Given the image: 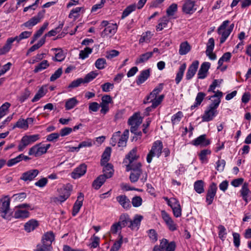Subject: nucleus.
Wrapping results in <instances>:
<instances>
[{"label":"nucleus","mask_w":251,"mask_h":251,"mask_svg":"<svg viewBox=\"0 0 251 251\" xmlns=\"http://www.w3.org/2000/svg\"><path fill=\"white\" fill-rule=\"evenodd\" d=\"M128 137V129H126L122 135H121V132L120 131L116 132L113 133L110 139V144L112 146H115L117 143L119 147H126Z\"/></svg>","instance_id":"obj_1"},{"label":"nucleus","mask_w":251,"mask_h":251,"mask_svg":"<svg viewBox=\"0 0 251 251\" xmlns=\"http://www.w3.org/2000/svg\"><path fill=\"white\" fill-rule=\"evenodd\" d=\"M54 240V235L52 231L46 232L42 237V245L37 246L36 251H51V244Z\"/></svg>","instance_id":"obj_2"},{"label":"nucleus","mask_w":251,"mask_h":251,"mask_svg":"<svg viewBox=\"0 0 251 251\" xmlns=\"http://www.w3.org/2000/svg\"><path fill=\"white\" fill-rule=\"evenodd\" d=\"M229 23V21H225L218 28V33L221 35L220 40L221 44L226 41L233 29L234 24H231L228 28H226Z\"/></svg>","instance_id":"obj_3"},{"label":"nucleus","mask_w":251,"mask_h":251,"mask_svg":"<svg viewBox=\"0 0 251 251\" xmlns=\"http://www.w3.org/2000/svg\"><path fill=\"white\" fill-rule=\"evenodd\" d=\"M163 144L160 140H157L153 143L151 150L150 151L147 156V161L148 163H150L153 157L156 156L159 157L162 151Z\"/></svg>","instance_id":"obj_4"},{"label":"nucleus","mask_w":251,"mask_h":251,"mask_svg":"<svg viewBox=\"0 0 251 251\" xmlns=\"http://www.w3.org/2000/svg\"><path fill=\"white\" fill-rule=\"evenodd\" d=\"M40 138V135L38 134L24 135L18 145V151H23L27 146L38 141Z\"/></svg>","instance_id":"obj_5"},{"label":"nucleus","mask_w":251,"mask_h":251,"mask_svg":"<svg viewBox=\"0 0 251 251\" xmlns=\"http://www.w3.org/2000/svg\"><path fill=\"white\" fill-rule=\"evenodd\" d=\"M50 147V145L48 144L46 145L41 143L36 144L30 148L28 151L29 155H33L35 157H39L46 153Z\"/></svg>","instance_id":"obj_6"},{"label":"nucleus","mask_w":251,"mask_h":251,"mask_svg":"<svg viewBox=\"0 0 251 251\" xmlns=\"http://www.w3.org/2000/svg\"><path fill=\"white\" fill-rule=\"evenodd\" d=\"M176 248V244L174 241L169 242V241L165 238L160 241V245L154 247L152 251H175Z\"/></svg>","instance_id":"obj_7"},{"label":"nucleus","mask_w":251,"mask_h":251,"mask_svg":"<svg viewBox=\"0 0 251 251\" xmlns=\"http://www.w3.org/2000/svg\"><path fill=\"white\" fill-rule=\"evenodd\" d=\"M141 166V164L138 162L135 166L126 167V170L127 171H131L129 176V179L132 183L136 182L142 174Z\"/></svg>","instance_id":"obj_8"},{"label":"nucleus","mask_w":251,"mask_h":251,"mask_svg":"<svg viewBox=\"0 0 251 251\" xmlns=\"http://www.w3.org/2000/svg\"><path fill=\"white\" fill-rule=\"evenodd\" d=\"M10 200L9 198H5L2 200L1 204L0 205V211L1 213V216L4 219H10L11 213L10 209Z\"/></svg>","instance_id":"obj_9"},{"label":"nucleus","mask_w":251,"mask_h":251,"mask_svg":"<svg viewBox=\"0 0 251 251\" xmlns=\"http://www.w3.org/2000/svg\"><path fill=\"white\" fill-rule=\"evenodd\" d=\"M45 13V10H43L39 12L36 16H34L27 22L24 23L23 24V26H24L29 29L31 28L33 26L40 23L41 20L43 19Z\"/></svg>","instance_id":"obj_10"},{"label":"nucleus","mask_w":251,"mask_h":251,"mask_svg":"<svg viewBox=\"0 0 251 251\" xmlns=\"http://www.w3.org/2000/svg\"><path fill=\"white\" fill-rule=\"evenodd\" d=\"M197 9L196 1L194 0H184L182 11L186 14H192Z\"/></svg>","instance_id":"obj_11"},{"label":"nucleus","mask_w":251,"mask_h":251,"mask_svg":"<svg viewBox=\"0 0 251 251\" xmlns=\"http://www.w3.org/2000/svg\"><path fill=\"white\" fill-rule=\"evenodd\" d=\"M161 215L164 222L170 231H174L177 230V225L174 222L171 217L166 211L162 210Z\"/></svg>","instance_id":"obj_12"},{"label":"nucleus","mask_w":251,"mask_h":251,"mask_svg":"<svg viewBox=\"0 0 251 251\" xmlns=\"http://www.w3.org/2000/svg\"><path fill=\"white\" fill-rule=\"evenodd\" d=\"M217 186L215 183L212 182L208 187L206 195V202L208 205L212 203L214 198L216 196Z\"/></svg>","instance_id":"obj_13"},{"label":"nucleus","mask_w":251,"mask_h":251,"mask_svg":"<svg viewBox=\"0 0 251 251\" xmlns=\"http://www.w3.org/2000/svg\"><path fill=\"white\" fill-rule=\"evenodd\" d=\"M137 148H134L126 155L125 162L127 163L128 161L126 167H131L136 165L137 162L135 163L134 161L139 158V156L137 154Z\"/></svg>","instance_id":"obj_14"},{"label":"nucleus","mask_w":251,"mask_h":251,"mask_svg":"<svg viewBox=\"0 0 251 251\" xmlns=\"http://www.w3.org/2000/svg\"><path fill=\"white\" fill-rule=\"evenodd\" d=\"M223 96V93L222 92L218 90L215 92V94L213 96L208 97V100H211H211V103H210L208 107H212L213 109L217 110V108L219 106V104L221 102V99Z\"/></svg>","instance_id":"obj_15"},{"label":"nucleus","mask_w":251,"mask_h":251,"mask_svg":"<svg viewBox=\"0 0 251 251\" xmlns=\"http://www.w3.org/2000/svg\"><path fill=\"white\" fill-rule=\"evenodd\" d=\"M217 114V110L208 106L201 116L202 121L207 122L211 121Z\"/></svg>","instance_id":"obj_16"},{"label":"nucleus","mask_w":251,"mask_h":251,"mask_svg":"<svg viewBox=\"0 0 251 251\" xmlns=\"http://www.w3.org/2000/svg\"><path fill=\"white\" fill-rule=\"evenodd\" d=\"M118 25L117 24H110L101 32V36L102 38L105 37H111L117 32Z\"/></svg>","instance_id":"obj_17"},{"label":"nucleus","mask_w":251,"mask_h":251,"mask_svg":"<svg viewBox=\"0 0 251 251\" xmlns=\"http://www.w3.org/2000/svg\"><path fill=\"white\" fill-rule=\"evenodd\" d=\"M164 98L163 95H160L158 97L157 99H155L151 94L149 96H147L144 100L143 103L147 104L150 102L152 103V107H156L158 106Z\"/></svg>","instance_id":"obj_18"},{"label":"nucleus","mask_w":251,"mask_h":251,"mask_svg":"<svg viewBox=\"0 0 251 251\" xmlns=\"http://www.w3.org/2000/svg\"><path fill=\"white\" fill-rule=\"evenodd\" d=\"M86 171L87 166L85 164H81L71 173V176L74 179L79 178L84 175Z\"/></svg>","instance_id":"obj_19"},{"label":"nucleus","mask_w":251,"mask_h":251,"mask_svg":"<svg viewBox=\"0 0 251 251\" xmlns=\"http://www.w3.org/2000/svg\"><path fill=\"white\" fill-rule=\"evenodd\" d=\"M84 200V195L82 193H79L77 198V200L75 202L73 211L72 215L75 216L79 211L81 207L83 204V201Z\"/></svg>","instance_id":"obj_20"},{"label":"nucleus","mask_w":251,"mask_h":251,"mask_svg":"<svg viewBox=\"0 0 251 251\" xmlns=\"http://www.w3.org/2000/svg\"><path fill=\"white\" fill-rule=\"evenodd\" d=\"M191 144L195 146L204 147L210 144V141L206 138L205 134H202L192 140Z\"/></svg>","instance_id":"obj_21"},{"label":"nucleus","mask_w":251,"mask_h":251,"mask_svg":"<svg viewBox=\"0 0 251 251\" xmlns=\"http://www.w3.org/2000/svg\"><path fill=\"white\" fill-rule=\"evenodd\" d=\"M199 65V61L196 60L193 62L189 67L186 75V79L187 80H190L194 76L198 70Z\"/></svg>","instance_id":"obj_22"},{"label":"nucleus","mask_w":251,"mask_h":251,"mask_svg":"<svg viewBox=\"0 0 251 251\" xmlns=\"http://www.w3.org/2000/svg\"><path fill=\"white\" fill-rule=\"evenodd\" d=\"M39 172L37 169L30 170L23 173L21 179L25 181L32 180L39 174Z\"/></svg>","instance_id":"obj_23"},{"label":"nucleus","mask_w":251,"mask_h":251,"mask_svg":"<svg viewBox=\"0 0 251 251\" xmlns=\"http://www.w3.org/2000/svg\"><path fill=\"white\" fill-rule=\"evenodd\" d=\"M210 67V63L208 62H203L201 66L198 73V77L199 79L205 78L207 75L208 70Z\"/></svg>","instance_id":"obj_24"},{"label":"nucleus","mask_w":251,"mask_h":251,"mask_svg":"<svg viewBox=\"0 0 251 251\" xmlns=\"http://www.w3.org/2000/svg\"><path fill=\"white\" fill-rule=\"evenodd\" d=\"M116 200L123 208L127 210L131 207L130 201L126 195H122L117 196Z\"/></svg>","instance_id":"obj_25"},{"label":"nucleus","mask_w":251,"mask_h":251,"mask_svg":"<svg viewBox=\"0 0 251 251\" xmlns=\"http://www.w3.org/2000/svg\"><path fill=\"white\" fill-rule=\"evenodd\" d=\"M142 219L143 217L142 216L139 215H135L133 220L130 219V222L128 225V227L131 230H137L139 228Z\"/></svg>","instance_id":"obj_26"},{"label":"nucleus","mask_w":251,"mask_h":251,"mask_svg":"<svg viewBox=\"0 0 251 251\" xmlns=\"http://www.w3.org/2000/svg\"><path fill=\"white\" fill-rule=\"evenodd\" d=\"M170 207L172 209L173 214L175 217L178 218L181 217L182 215L181 208L179 202L177 199L175 202L170 205Z\"/></svg>","instance_id":"obj_27"},{"label":"nucleus","mask_w":251,"mask_h":251,"mask_svg":"<svg viewBox=\"0 0 251 251\" xmlns=\"http://www.w3.org/2000/svg\"><path fill=\"white\" fill-rule=\"evenodd\" d=\"M150 75V71L149 69L141 71L136 80L137 84L138 85L142 84L149 78Z\"/></svg>","instance_id":"obj_28"},{"label":"nucleus","mask_w":251,"mask_h":251,"mask_svg":"<svg viewBox=\"0 0 251 251\" xmlns=\"http://www.w3.org/2000/svg\"><path fill=\"white\" fill-rule=\"evenodd\" d=\"M130 222V218L127 214H122L119 219L118 223L123 228L126 226L128 227L129 223Z\"/></svg>","instance_id":"obj_29"},{"label":"nucleus","mask_w":251,"mask_h":251,"mask_svg":"<svg viewBox=\"0 0 251 251\" xmlns=\"http://www.w3.org/2000/svg\"><path fill=\"white\" fill-rule=\"evenodd\" d=\"M103 166V172L106 178H109L112 177L113 175L114 170L113 166L110 163H106Z\"/></svg>","instance_id":"obj_30"},{"label":"nucleus","mask_w":251,"mask_h":251,"mask_svg":"<svg viewBox=\"0 0 251 251\" xmlns=\"http://www.w3.org/2000/svg\"><path fill=\"white\" fill-rule=\"evenodd\" d=\"M38 226V222L35 220L32 219L25 224L24 228L26 231L30 232L34 230Z\"/></svg>","instance_id":"obj_31"},{"label":"nucleus","mask_w":251,"mask_h":251,"mask_svg":"<svg viewBox=\"0 0 251 251\" xmlns=\"http://www.w3.org/2000/svg\"><path fill=\"white\" fill-rule=\"evenodd\" d=\"M71 193L69 190L64 189L63 190L62 195L53 199V201L55 202H63L65 201L70 196Z\"/></svg>","instance_id":"obj_32"},{"label":"nucleus","mask_w":251,"mask_h":251,"mask_svg":"<svg viewBox=\"0 0 251 251\" xmlns=\"http://www.w3.org/2000/svg\"><path fill=\"white\" fill-rule=\"evenodd\" d=\"M205 96L206 94L205 93L199 92L196 96L195 102L191 106V109L194 110L195 108L200 105Z\"/></svg>","instance_id":"obj_33"},{"label":"nucleus","mask_w":251,"mask_h":251,"mask_svg":"<svg viewBox=\"0 0 251 251\" xmlns=\"http://www.w3.org/2000/svg\"><path fill=\"white\" fill-rule=\"evenodd\" d=\"M47 89L45 86H42L39 88L37 93L32 99V102L38 101L41 98H43L47 93Z\"/></svg>","instance_id":"obj_34"},{"label":"nucleus","mask_w":251,"mask_h":251,"mask_svg":"<svg viewBox=\"0 0 251 251\" xmlns=\"http://www.w3.org/2000/svg\"><path fill=\"white\" fill-rule=\"evenodd\" d=\"M211 153L210 150L204 149L201 151L199 154L200 160L201 163L206 164L208 162V155Z\"/></svg>","instance_id":"obj_35"},{"label":"nucleus","mask_w":251,"mask_h":251,"mask_svg":"<svg viewBox=\"0 0 251 251\" xmlns=\"http://www.w3.org/2000/svg\"><path fill=\"white\" fill-rule=\"evenodd\" d=\"M78 101L75 97L68 99L66 100L65 107L66 110H69L74 108L78 104Z\"/></svg>","instance_id":"obj_36"},{"label":"nucleus","mask_w":251,"mask_h":251,"mask_svg":"<svg viewBox=\"0 0 251 251\" xmlns=\"http://www.w3.org/2000/svg\"><path fill=\"white\" fill-rule=\"evenodd\" d=\"M111 152V149L109 147H107L102 154L100 164L101 165H104L110 159Z\"/></svg>","instance_id":"obj_37"},{"label":"nucleus","mask_w":251,"mask_h":251,"mask_svg":"<svg viewBox=\"0 0 251 251\" xmlns=\"http://www.w3.org/2000/svg\"><path fill=\"white\" fill-rule=\"evenodd\" d=\"M51 50L55 51V56L52 58L54 61L61 62L65 59V55L61 49L54 48Z\"/></svg>","instance_id":"obj_38"},{"label":"nucleus","mask_w":251,"mask_h":251,"mask_svg":"<svg viewBox=\"0 0 251 251\" xmlns=\"http://www.w3.org/2000/svg\"><path fill=\"white\" fill-rule=\"evenodd\" d=\"M106 177L104 175H100L93 182V187L96 190H98L105 181Z\"/></svg>","instance_id":"obj_39"},{"label":"nucleus","mask_w":251,"mask_h":251,"mask_svg":"<svg viewBox=\"0 0 251 251\" xmlns=\"http://www.w3.org/2000/svg\"><path fill=\"white\" fill-rule=\"evenodd\" d=\"M29 216V213L27 210L17 208L14 212V217L16 219L26 218Z\"/></svg>","instance_id":"obj_40"},{"label":"nucleus","mask_w":251,"mask_h":251,"mask_svg":"<svg viewBox=\"0 0 251 251\" xmlns=\"http://www.w3.org/2000/svg\"><path fill=\"white\" fill-rule=\"evenodd\" d=\"M186 68V65L185 63H183L179 67L178 71L176 73V77L175 78V81L177 84H178L181 80Z\"/></svg>","instance_id":"obj_41"},{"label":"nucleus","mask_w":251,"mask_h":251,"mask_svg":"<svg viewBox=\"0 0 251 251\" xmlns=\"http://www.w3.org/2000/svg\"><path fill=\"white\" fill-rule=\"evenodd\" d=\"M191 50V46L187 42H184L180 44L179 49V54L183 55L186 54Z\"/></svg>","instance_id":"obj_42"},{"label":"nucleus","mask_w":251,"mask_h":251,"mask_svg":"<svg viewBox=\"0 0 251 251\" xmlns=\"http://www.w3.org/2000/svg\"><path fill=\"white\" fill-rule=\"evenodd\" d=\"M152 56V53L147 52L141 54L135 61L136 64L144 63L147 61Z\"/></svg>","instance_id":"obj_43"},{"label":"nucleus","mask_w":251,"mask_h":251,"mask_svg":"<svg viewBox=\"0 0 251 251\" xmlns=\"http://www.w3.org/2000/svg\"><path fill=\"white\" fill-rule=\"evenodd\" d=\"M194 188L195 191L198 194H201L204 192V182L202 180H199L195 182Z\"/></svg>","instance_id":"obj_44"},{"label":"nucleus","mask_w":251,"mask_h":251,"mask_svg":"<svg viewBox=\"0 0 251 251\" xmlns=\"http://www.w3.org/2000/svg\"><path fill=\"white\" fill-rule=\"evenodd\" d=\"M50 64L48 61L46 60H44L41 62H40L39 64L35 66L33 72L35 73H37L38 72H41L43 70L46 69L48 67H49Z\"/></svg>","instance_id":"obj_45"},{"label":"nucleus","mask_w":251,"mask_h":251,"mask_svg":"<svg viewBox=\"0 0 251 251\" xmlns=\"http://www.w3.org/2000/svg\"><path fill=\"white\" fill-rule=\"evenodd\" d=\"M223 82V79H214L212 84L209 86L207 92L208 93L213 92L215 94V91L216 87H219Z\"/></svg>","instance_id":"obj_46"},{"label":"nucleus","mask_w":251,"mask_h":251,"mask_svg":"<svg viewBox=\"0 0 251 251\" xmlns=\"http://www.w3.org/2000/svg\"><path fill=\"white\" fill-rule=\"evenodd\" d=\"M93 49L86 47L83 50H81L79 54V58L82 60H84L92 52Z\"/></svg>","instance_id":"obj_47"},{"label":"nucleus","mask_w":251,"mask_h":251,"mask_svg":"<svg viewBox=\"0 0 251 251\" xmlns=\"http://www.w3.org/2000/svg\"><path fill=\"white\" fill-rule=\"evenodd\" d=\"M64 25V23L61 22L59 24V25L56 27L55 29H52L46 33L43 37H45V39L46 37H51L55 36L58 33L62 28Z\"/></svg>","instance_id":"obj_48"},{"label":"nucleus","mask_w":251,"mask_h":251,"mask_svg":"<svg viewBox=\"0 0 251 251\" xmlns=\"http://www.w3.org/2000/svg\"><path fill=\"white\" fill-rule=\"evenodd\" d=\"M152 36L151 32L148 31L146 32L143 33L140 39H139V43H149Z\"/></svg>","instance_id":"obj_49"},{"label":"nucleus","mask_w":251,"mask_h":251,"mask_svg":"<svg viewBox=\"0 0 251 251\" xmlns=\"http://www.w3.org/2000/svg\"><path fill=\"white\" fill-rule=\"evenodd\" d=\"M168 22L169 21L166 17H164L160 19L158 21V25H156V30L161 31L164 28L166 27Z\"/></svg>","instance_id":"obj_50"},{"label":"nucleus","mask_w":251,"mask_h":251,"mask_svg":"<svg viewBox=\"0 0 251 251\" xmlns=\"http://www.w3.org/2000/svg\"><path fill=\"white\" fill-rule=\"evenodd\" d=\"M15 127L26 130L28 128V126L26 124L25 119L20 118L14 126L13 128H14Z\"/></svg>","instance_id":"obj_51"},{"label":"nucleus","mask_w":251,"mask_h":251,"mask_svg":"<svg viewBox=\"0 0 251 251\" xmlns=\"http://www.w3.org/2000/svg\"><path fill=\"white\" fill-rule=\"evenodd\" d=\"M106 65V59L104 58H100L96 60L95 66L99 70H102L105 68Z\"/></svg>","instance_id":"obj_52"},{"label":"nucleus","mask_w":251,"mask_h":251,"mask_svg":"<svg viewBox=\"0 0 251 251\" xmlns=\"http://www.w3.org/2000/svg\"><path fill=\"white\" fill-rule=\"evenodd\" d=\"M183 113L181 111H178L173 115L171 118V122L173 125L178 124L183 117Z\"/></svg>","instance_id":"obj_53"},{"label":"nucleus","mask_w":251,"mask_h":251,"mask_svg":"<svg viewBox=\"0 0 251 251\" xmlns=\"http://www.w3.org/2000/svg\"><path fill=\"white\" fill-rule=\"evenodd\" d=\"M98 75V73L96 71H92L87 74L85 77L83 78L84 83H88L95 78Z\"/></svg>","instance_id":"obj_54"},{"label":"nucleus","mask_w":251,"mask_h":251,"mask_svg":"<svg viewBox=\"0 0 251 251\" xmlns=\"http://www.w3.org/2000/svg\"><path fill=\"white\" fill-rule=\"evenodd\" d=\"M136 9L135 4H131L128 6L123 11L122 19H124L127 16H128L132 12L134 11Z\"/></svg>","instance_id":"obj_55"},{"label":"nucleus","mask_w":251,"mask_h":251,"mask_svg":"<svg viewBox=\"0 0 251 251\" xmlns=\"http://www.w3.org/2000/svg\"><path fill=\"white\" fill-rule=\"evenodd\" d=\"M82 83H84L82 78H78L73 81L68 86L69 91L72 89L79 86Z\"/></svg>","instance_id":"obj_56"},{"label":"nucleus","mask_w":251,"mask_h":251,"mask_svg":"<svg viewBox=\"0 0 251 251\" xmlns=\"http://www.w3.org/2000/svg\"><path fill=\"white\" fill-rule=\"evenodd\" d=\"M218 236L219 238L224 241L226 238L227 234L226 229L225 227L223 225H219L218 227Z\"/></svg>","instance_id":"obj_57"},{"label":"nucleus","mask_w":251,"mask_h":251,"mask_svg":"<svg viewBox=\"0 0 251 251\" xmlns=\"http://www.w3.org/2000/svg\"><path fill=\"white\" fill-rule=\"evenodd\" d=\"M119 239L115 242L113 245L110 249V251H118L121 247L123 243V236L120 234L119 235Z\"/></svg>","instance_id":"obj_58"},{"label":"nucleus","mask_w":251,"mask_h":251,"mask_svg":"<svg viewBox=\"0 0 251 251\" xmlns=\"http://www.w3.org/2000/svg\"><path fill=\"white\" fill-rule=\"evenodd\" d=\"M142 120L137 115H134L131 117L128 121L129 125H138L141 124Z\"/></svg>","instance_id":"obj_59"},{"label":"nucleus","mask_w":251,"mask_h":251,"mask_svg":"<svg viewBox=\"0 0 251 251\" xmlns=\"http://www.w3.org/2000/svg\"><path fill=\"white\" fill-rule=\"evenodd\" d=\"M45 37H43L37 44H34L32 47H31L28 50L29 52H33L35 50L40 48L41 46H42L45 43Z\"/></svg>","instance_id":"obj_60"},{"label":"nucleus","mask_w":251,"mask_h":251,"mask_svg":"<svg viewBox=\"0 0 251 251\" xmlns=\"http://www.w3.org/2000/svg\"><path fill=\"white\" fill-rule=\"evenodd\" d=\"M91 240L92 241L91 243L90 244V247L91 248L95 249L99 247L100 238L98 236H96L95 234H94L91 237Z\"/></svg>","instance_id":"obj_61"},{"label":"nucleus","mask_w":251,"mask_h":251,"mask_svg":"<svg viewBox=\"0 0 251 251\" xmlns=\"http://www.w3.org/2000/svg\"><path fill=\"white\" fill-rule=\"evenodd\" d=\"M10 106V104L9 102H6L0 107V119L6 115V111Z\"/></svg>","instance_id":"obj_62"},{"label":"nucleus","mask_w":251,"mask_h":251,"mask_svg":"<svg viewBox=\"0 0 251 251\" xmlns=\"http://www.w3.org/2000/svg\"><path fill=\"white\" fill-rule=\"evenodd\" d=\"M82 7H76L75 8H73L70 12L69 15V18L71 19H74L75 20L76 18L78 17L79 13L81 11Z\"/></svg>","instance_id":"obj_63"},{"label":"nucleus","mask_w":251,"mask_h":251,"mask_svg":"<svg viewBox=\"0 0 251 251\" xmlns=\"http://www.w3.org/2000/svg\"><path fill=\"white\" fill-rule=\"evenodd\" d=\"M177 5L176 3H173L167 8L166 13L168 16H173L177 11Z\"/></svg>","instance_id":"obj_64"}]
</instances>
